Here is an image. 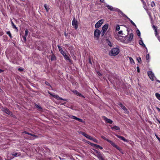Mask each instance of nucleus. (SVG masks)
<instances>
[{
	"instance_id": "obj_27",
	"label": "nucleus",
	"mask_w": 160,
	"mask_h": 160,
	"mask_svg": "<svg viewBox=\"0 0 160 160\" xmlns=\"http://www.w3.org/2000/svg\"><path fill=\"white\" fill-rule=\"evenodd\" d=\"M155 96L160 101V94L157 92L156 93Z\"/></svg>"
},
{
	"instance_id": "obj_16",
	"label": "nucleus",
	"mask_w": 160,
	"mask_h": 160,
	"mask_svg": "<svg viewBox=\"0 0 160 160\" xmlns=\"http://www.w3.org/2000/svg\"><path fill=\"white\" fill-rule=\"evenodd\" d=\"M71 118L72 119H75L76 120L78 121H79L80 122H82L83 121L82 119H80L79 118H78L74 116H72Z\"/></svg>"
},
{
	"instance_id": "obj_9",
	"label": "nucleus",
	"mask_w": 160,
	"mask_h": 160,
	"mask_svg": "<svg viewBox=\"0 0 160 160\" xmlns=\"http://www.w3.org/2000/svg\"><path fill=\"white\" fill-rule=\"evenodd\" d=\"M148 74L150 79L152 81H153L154 78H155L154 73L152 71H150L148 72Z\"/></svg>"
},
{
	"instance_id": "obj_40",
	"label": "nucleus",
	"mask_w": 160,
	"mask_h": 160,
	"mask_svg": "<svg viewBox=\"0 0 160 160\" xmlns=\"http://www.w3.org/2000/svg\"><path fill=\"white\" fill-rule=\"evenodd\" d=\"M58 49H59V51L60 52H61V51H63L62 49V48H61L58 45Z\"/></svg>"
},
{
	"instance_id": "obj_57",
	"label": "nucleus",
	"mask_w": 160,
	"mask_h": 160,
	"mask_svg": "<svg viewBox=\"0 0 160 160\" xmlns=\"http://www.w3.org/2000/svg\"><path fill=\"white\" fill-rule=\"evenodd\" d=\"M98 148H99L101 149H103V148L100 146H99Z\"/></svg>"
},
{
	"instance_id": "obj_21",
	"label": "nucleus",
	"mask_w": 160,
	"mask_h": 160,
	"mask_svg": "<svg viewBox=\"0 0 160 160\" xmlns=\"http://www.w3.org/2000/svg\"><path fill=\"white\" fill-rule=\"evenodd\" d=\"M123 16H124L125 17H126L129 21H130V22H131V23L134 26H135V27H136V25H135V23L132 21L130 19V18H128L126 15H125L124 14V15H123Z\"/></svg>"
},
{
	"instance_id": "obj_31",
	"label": "nucleus",
	"mask_w": 160,
	"mask_h": 160,
	"mask_svg": "<svg viewBox=\"0 0 160 160\" xmlns=\"http://www.w3.org/2000/svg\"><path fill=\"white\" fill-rule=\"evenodd\" d=\"M119 106L123 110L126 108L121 103L120 104Z\"/></svg>"
},
{
	"instance_id": "obj_15",
	"label": "nucleus",
	"mask_w": 160,
	"mask_h": 160,
	"mask_svg": "<svg viewBox=\"0 0 160 160\" xmlns=\"http://www.w3.org/2000/svg\"><path fill=\"white\" fill-rule=\"evenodd\" d=\"M111 128L112 130L114 131H119L120 130V128L116 126H114L113 127H111Z\"/></svg>"
},
{
	"instance_id": "obj_25",
	"label": "nucleus",
	"mask_w": 160,
	"mask_h": 160,
	"mask_svg": "<svg viewBox=\"0 0 160 160\" xmlns=\"http://www.w3.org/2000/svg\"><path fill=\"white\" fill-rule=\"evenodd\" d=\"M35 107L37 108L38 109L40 110L41 111L42 110V108L40 106H39L38 104H35Z\"/></svg>"
},
{
	"instance_id": "obj_58",
	"label": "nucleus",
	"mask_w": 160,
	"mask_h": 160,
	"mask_svg": "<svg viewBox=\"0 0 160 160\" xmlns=\"http://www.w3.org/2000/svg\"><path fill=\"white\" fill-rule=\"evenodd\" d=\"M120 152L122 153V154H123L124 153H123V151H122V149L120 151Z\"/></svg>"
},
{
	"instance_id": "obj_41",
	"label": "nucleus",
	"mask_w": 160,
	"mask_h": 160,
	"mask_svg": "<svg viewBox=\"0 0 160 160\" xmlns=\"http://www.w3.org/2000/svg\"><path fill=\"white\" fill-rule=\"evenodd\" d=\"M117 149H118L119 151L121 150L120 148L118 147L117 145H116L115 147Z\"/></svg>"
},
{
	"instance_id": "obj_62",
	"label": "nucleus",
	"mask_w": 160,
	"mask_h": 160,
	"mask_svg": "<svg viewBox=\"0 0 160 160\" xmlns=\"http://www.w3.org/2000/svg\"><path fill=\"white\" fill-rule=\"evenodd\" d=\"M104 0H100V1L102 2H103Z\"/></svg>"
},
{
	"instance_id": "obj_38",
	"label": "nucleus",
	"mask_w": 160,
	"mask_h": 160,
	"mask_svg": "<svg viewBox=\"0 0 160 160\" xmlns=\"http://www.w3.org/2000/svg\"><path fill=\"white\" fill-rule=\"evenodd\" d=\"M7 33L9 35V36L11 38H12L11 34L10 31L7 32Z\"/></svg>"
},
{
	"instance_id": "obj_11",
	"label": "nucleus",
	"mask_w": 160,
	"mask_h": 160,
	"mask_svg": "<svg viewBox=\"0 0 160 160\" xmlns=\"http://www.w3.org/2000/svg\"><path fill=\"white\" fill-rule=\"evenodd\" d=\"M28 31L27 29L25 31V35L22 36V38H23V40L26 41V37L28 35Z\"/></svg>"
},
{
	"instance_id": "obj_13",
	"label": "nucleus",
	"mask_w": 160,
	"mask_h": 160,
	"mask_svg": "<svg viewBox=\"0 0 160 160\" xmlns=\"http://www.w3.org/2000/svg\"><path fill=\"white\" fill-rule=\"evenodd\" d=\"M63 56L64 57L65 59L66 60L70 62H71V60L70 59L69 56L67 55L66 53L63 55Z\"/></svg>"
},
{
	"instance_id": "obj_51",
	"label": "nucleus",
	"mask_w": 160,
	"mask_h": 160,
	"mask_svg": "<svg viewBox=\"0 0 160 160\" xmlns=\"http://www.w3.org/2000/svg\"><path fill=\"white\" fill-rule=\"evenodd\" d=\"M97 73L99 76H101V74L99 72H98Z\"/></svg>"
},
{
	"instance_id": "obj_64",
	"label": "nucleus",
	"mask_w": 160,
	"mask_h": 160,
	"mask_svg": "<svg viewBox=\"0 0 160 160\" xmlns=\"http://www.w3.org/2000/svg\"><path fill=\"white\" fill-rule=\"evenodd\" d=\"M10 155V154H8L7 155V157H9Z\"/></svg>"
},
{
	"instance_id": "obj_10",
	"label": "nucleus",
	"mask_w": 160,
	"mask_h": 160,
	"mask_svg": "<svg viewBox=\"0 0 160 160\" xmlns=\"http://www.w3.org/2000/svg\"><path fill=\"white\" fill-rule=\"evenodd\" d=\"M103 118L104 120L107 123L112 124L113 122L112 121V120L107 118L105 117H103Z\"/></svg>"
},
{
	"instance_id": "obj_20",
	"label": "nucleus",
	"mask_w": 160,
	"mask_h": 160,
	"mask_svg": "<svg viewBox=\"0 0 160 160\" xmlns=\"http://www.w3.org/2000/svg\"><path fill=\"white\" fill-rule=\"evenodd\" d=\"M28 134L29 135L33 137V138H31V139H32L36 138H37L38 137V136L35 135L33 133H28Z\"/></svg>"
},
{
	"instance_id": "obj_18",
	"label": "nucleus",
	"mask_w": 160,
	"mask_h": 160,
	"mask_svg": "<svg viewBox=\"0 0 160 160\" xmlns=\"http://www.w3.org/2000/svg\"><path fill=\"white\" fill-rule=\"evenodd\" d=\"M97 156L100 160H103V159L102 157V155L100 153V152L98 153L96 155Z\"/></svg>"
},
{
	"instance_id": "obj_26",
	"label": "nucleus",
	"mask_w": 160,
	"mask_h": 160,
	"mask_svg": "<svg viewBox=\"0 0 160 160\" xmlns=\"http://www.w3.org/2000/svg\"><path fill=\"white\" fill-rule=\"evenodd\" d=\"M129 58L130 63L132 64H134L135 62L133 59L131 57H129Z\"/></svg>"
},
{
	"instance_id": "obj_45",
	"label": "nucleus",
	"mask_w": 160,
	"mask_h": 160,
	"mask_svg": "<svg viewBox=\"0 0 160 160\" xmlns=\"http://www.w3.org/2000/svg\"><path fill=\"white\" fill-rule=\"evenodd\" d=\"M124 110L126 113H129L128 111L126 108H125V109H124Z\"/></svg>"
},
{
	"instance_id": "obj_43",
	"label": "nucleus",
	"mask_w": 160,
	"mask_h": 160,
	"mask_svg": "<svg viewBox=\"0 0 160 160\" xmlns=\"http://www.w3.org/2000/svg\"><path fill=\"white\" fill-rule=\"evenodd\" d=\"M118 34L119 35H122L123 34L122 31L121 30L118 32Z\"/></svg>"
},
{
	"instance_id": "obj_5",
	"label": "nucleus",
	"mask_w": 160,
	"mask_h": 160,
	"mask_svg": "<svg viewBox=\"0 0 160 160\" xmlns=\"http://www.w3.org/2000/svg\"><path fill=\"white\" fill-rule=\"evenodd\" d=\"M108 27V24H105L103 26L102 28V35H103L105 34V32L107 30Z\"/></svg>"
},
{
	"instance_id": "obj_46",
	"label": "nucleus",
	"mask_w": 160,
	"mask_h": 160,
	"mask_svg": "<svg viewBox=\"0 0 160 160\" xmlns=\"http://www.w3.org/2000/svg\"><path fill=\"white\" fill-rule=\"evenodd\" d=\"M151 6L152 7H153V6H155V3H154V2H151Z\"/></svg>"
},
{
	"instance_id": "obj_60",
	"label": "nucleus",
	"mask_w": 160,
	"mask_h": 160,
	"mask_svg": "<svg viewBox=\"0 0 160 160\" xmlns=\"http://www.w3.org/2000/svg\"><path fill=\"white\" fill-rule=\"evenodd\" d=\"M24 132L25 133L27 134H28V132L26 131H25V132Z\"/></svg>"
},
{
	"instance_id": "obj_8",
	"label": "nucleus",
	"mask_w": 160,
	"mask_h": 160,
	"mask_svg": "<svg viewBox=\"0 0 160 160\" xmlns=\"http://www.w3.org/2000/svg\"><path fill=\"white\" fill-rule=\"evenodd\" d=\"M152 28H153L155 32V36L158 38V39L160 42V35H159L158 34L157 29V28L154 25H153L152 26Z\"/></svg>"
},
{
	"instance_id": "obj_14",
	"label": "nucleus",
	"mask_w": 160,
	"mask_h": 160,
	"mask_svg": "<svg viewBox=\"0 0 160 160\" xmlns=\"http://www.w3.org/2000/svg\"><path fill=\"white\" fill-rule=\"evenodd\" d=\"M82 134L89 139L90 140V139H92V137L91 136L85 133L82 132Z\"/></svg>"
},
{
	"instance_id": "obj_7",
	"label": "nucleus",
	"mask_w": 160,
	"mask_h": 160,
	"mask_svg": "<svg viewBox=\"0 0 160 160\" xmlns=\"http://www.w3.org/2000/svg\"><path fill=\"white\" fill-rule=\"evenodd\" d=\"M72 25L73 27L77 29L78 28V23L77 20H75V18H74L72 22Z\"/></svg>"
},
{
	"instance_id": "obj_33",
	"label": "nucleus",
	"mask_w": 160,
	"mask_h": 160,
	"mask_svg": "<svg viewBox=\"0 0 160 160\" xmlns=\"http://www.w3.org/2000/svg\"><path fill=\"white\" fill-rule=\"evenodd\" d=\"M85 142L87 143H88V144L90 145H91L92 146H93V145H94V143H91V142H90L89 141H85Z\"/></svg>"
},
{
	"instance_id": "obj_61",
	"label": "nucleus",
	"mask_w": 160,
	"mask_h": 160,
	"mask_svg": "<svg viewBox=\"0 0 160 160\" xmlns=\"http://www.w3.org/2000/svg\"><path fill=\"white\" fill-rule=\"evenodd\" d=\"M157 121L158 122L160 123V121L159 120H158V119H157Z\"/></svg>"
},
{
	"instance_id": "obj_3",
	"label": "nucleus",
	"mask_w": 160,
	"mask_h": 160,
	"mask_svg": "<svg viewBox=\"0 0 160 160\" xmlns=\"http://www.w3.org/2000/svg\"><path fill=\"white\" fill-rule=\"evenodd\" d=\"M106 7L108 8V9H109L111 11H115L118 12L119 14H121L122 15H124V14L119 9L117 8H114L112 6L109 5H107Z\"/></svg>"
},
{
	"instance_id": "obj_6",
	"label": "nucleus",
	"mask_w": 160,
	"mask_h": 160,
	"mask_svg": "<svg viewBox=\"0 0 160 160\" xmlns=\"http://www.w3.org/2000/svg\"><path fill=\"white\" fill-rule=\"evenodd\" d=\"M101 31L98 29H96L94 32V36L95 38H98L101 34Z\"/></svg>"
},
{
	"instance_id": "obj_42",
	"label": "nucleus",
	"mask_w": 160,
	"mask_h": 160,
	"mask_svg": "<svg viewBox=\"0 0 160 160\" xmlns=\"http://www.w3.org/2000/svg\"><path fill=\"white\" fill-rule=\"evenodd\" d=\"M101 138H102V139H104V140H105L107 141H108V140H109V139H108L107 138H105V137H104V136H102L101 137Z\"/></svg>"
},
{
	"instance_id": "obj_37",
	"label": "nucleus",
	"mask_w": 160,
	"mask_h": 160,
	"mask_svg": "<svg viewBox=\"0 0 160 160\" xmlns=\"http://www.w3.org/2000/svg\"><path fill=\"white\" fill-rule=\"evenodd\" d=\"M137 59L138 61V63H140L142 61L140 57L137 58Z\"/></svg>"
},
{
	"instance_id": "obj_2",
	"label": "nucleus",
	"mask_w": 160,
	"mask_h": 160,
	"mask_svg": "<svg viewBox=\"0 0 160 160\" xmlns=\"http://www.w3.org/2000/svg\"><path fill=\"white\" fill-rule=\"evenodd\" d=\"M120 50L119 48H112L111 50L109 53V55L111 56H115L118 55L119 52Z\"/></svg>"
},
{
	"instance_id": "obj_54",
	"label": "nucleus",
	"mask_w": 160,
	"mask_h": 160,
	"mask_svg": "<svg viewBox=\"0 0 160 160\" xmlns=\"http://www.w3.org/2000/svg\"><path fill=\"white\" fill-rule=\"evenodd\" d=\"M64 35L66 37H67L68 36V33H66V32H65Z\"/></svg>"
},
{
	"instance_id": "obj_47",
	"label": "nucleus",
	"mask_w": 160,
	"mask_h": 160,
	"mask_svg": "<svg viewBox=\"0 0 160 160\" xmlns=\"http://www.w3.org/2000/svg\"><path fill=\"white\" fill-rule=\"evenodd\" d=\"M146 59L147 60H148L149 59V55L148 54L146 56Z\"/></svg>"
},
{
	"instance_id": "obj_34",
	"label": "nucleus",
	"mask_w": 160,
	"mask_h": 160,
	"mask_svg": "<svg viewBox=\"0 0 160 160\" xmlns=\"http://www.w3.org/2000/svg\"><path fill=\"white\" fill-rule=\"evenodd\" d=\"M56 58L54 55H52L51 56V59L52 61L54 60Z\"/></svg>"
},
{
	"instance_id": "obj_32",
	"label": "nucleus",
	"mask_w": 160,
	"mask_h": 160,
	"mask_svg": "<svg viewBox=\"0 0 160 160\" xmlns=\"http://www.w3.org/2000/svg\"><path fill=\"white\" fill-rule=\"evenodd\" d=\"M11 24H12V25L13 28L16 29H17V27L15 25V24H14L13 22H12H12H11Z\"/></svg>"
},
{
	"instance_id": "obj_1",
	"label": "nucleus",
	"mask_w": 160,
	"mask_h": 160,
	"mask_svg": "<svg viewBox=\"0 0 160 160\" xmlns=\"http://www.w3.org/2000/svg\"><path fill=\"white\" fill-rule=\"evenodd\" d=\"M133 37V34L132 33H128V35L125 38L124 42L125 43H127L131 42L132 40Z\"/></svg>"
},
{
	"instance_id": "obj_24",
	"label": "nucleus",
	"mask_w": 160,
	"mask_h": 160,
	"mask_svg": "<svg viewBox=\"0 0 160 160\" xmlns=\"http://www.w3.org/2000/svg\"><path fill=\"white\" fill-rule=\"evenodd\" d=\"M53 97H54V98L57 99L58 100H61V99H62V98L61 97H60L58 95H56V96H53Z\"/></svg>"
},
{
	"instance_id": "obj_28",
	"label": "nucleus",
	"mask_w": 160,
	"mask_h": 160,
	"mask_svg": "<svg viewBox=\"0 0 160 160\" xmlns=\"http://www.w3.org/2000/svg\"><path fill=\"white\" fill-rule=\"evenodd\" d=\"M44 7L45 8L46 11L48 12L49 9V8L48 6L46 4H45L44 5Z\"/></svg>"
},
{
	"instance_id": "obj_56",
	"label": "nucleus",
	"mask_w": 160,
	"mask_h": 160,
	"mask_svg": "<svg viewBox=\"0 0 160 160\" xmlns=\"http://www.w3.org/2000/svg\"><path fill=\"white\" fill-rule=\"evenodd\" d=\"M156 136L157 138L159 141H160V138L156 135Z\"/></svg>"
},
{
	"instance_id": "obj_36",
	"label": "nucleus",
	"mask_w": 160,
	"mask_h": 160,
	"mask_svg": "<svg viewBox=\"0 0 160 160\" xmlns=\"http://www.w3.org/2000/svg\"><path fill=\"white\" fill-rule=\"evenodd\" d=\"M136 32H137V33L138 35V36H140L141 34H140V31H139V30L138 29L137 30Z\"/></svg>"
},
{
	"instance_id": "obj_17",
	"label": "nucleus",
	"mask_w": 160,
	"mask_h": 160,
	"mask_svg": "<svg viewBox=\"0 0 160 160\" xmlns=\"http://www.w3.org/2000/svg\"><path fill=\"white\" fill-rule=\"evenodd\" d=\"M3 111L8 115H10L11 114V112L7 108H4L3 109Z\"/></svg>"
},
{
	"instance_id": "obj_44",
	"label": "nucleus",
	"mask_w": 160,
	"mask_h": 160,
	"mask_svg": "<svg viewBox=\"0 0 160 160\" xmlns=\"http://www.w3.org/2000/svg\"><path fill=\"white\" fill-rule=\"evenodd\" d=\"M99 145L94 144V145H93V147H95L96 148H97L99 147Z\"/></svg>"
},
{
	"instance_id": "obj_30",
	"label": "nucleus",
	"mask_w": 160,
	"mask_h": 160,
	"mask_svg": "<svg viewBox=\"0 0 160 160\" xmlns=\"http://www.w3.org/2000/svg\"><path fill=\"white\" fill-rule=\"evenodd\" d=\"M107 43L108 45L110 47L112 46V44L109 40H107Z\"/></svg>"
},
{
	"instance_id": "obj_39",
	"label": "nucleus",
	"mask_w": 160,
	"mask_h": 160,
	"mask_svg": "<svg viewBox=\"0 0 160 160\" xmlns=\"http://www.w3.org/2000/svg\"><path fill=\"white\" fill-rule=\"evenodd\" d=\"M90 140H92V141H93V142H98V141L96 139L93 138L92 137V139H90Z\"/></svg>"
},
{
	"instance_id": "obj_63",
	"label": "nucleus",
	"mask_w": 160,
	"mask_h": 160,
	"mask_svg": "<svg viewBox=\"0 0 160 160\" xmlns=\"http://www.w3.org/2000/svg\"><path fill=\"white\" fill-rule=\"evenodd\" d=\"M3 72V70H2L1 69H0V72Z\"/></svg>"
},
{
	"instance_id": "obj_48",
	"label": "nucleus",
	"mask_w": 160,
	"mask_h": 160,
	"mask_svg": "<svg viewBox=\"0 0 160 160\" xmlns=\"http://www.w3.org/2000/svg\"><path fill=\"white\" fill-rule=\"evenodd\" d=\"M60 52L62 54V55L63 56V55H64L66 53L65 52H64L63 51H61Z\"/></svg>"
},
{
	"instance_id": "obj_12",
	"label": "nucleus",
	"mask_w": 160,
	"mask_h": 160,
	"mask_svg": "<svg viewBox=\"0 0 160 160\" xmlns=\"http://www.w3.org/2000/svg\"><path fill=\"white\" fill-rule=\"evenodd\" d=\"M116 136L118 138L121 139V140H123L124 142H128V140H127V139H126L124 137H122V136H119V135H117V134L116 135Z\"/></svg>"
},
{
	"instance_id": "obj_50",
	"label": "nucleus",
	"mask_w": 160,
	"mask_h": 160,
	"mask_svg": "<svg viewBox=\"0 0 160 160\" xmlns=\"http://www.w3.org/2000/svg\"><path fill=\"white\" fill-rule=\"evenodd\" d=\"M137 71L138 72H140V69L138 67H137Z\"/></svg>"
},
{
	"instance_id": "obj_35",
	"label": "nucleus",
	"mask_w": 160,
	"mask_h": 160,
	"mask_svg": "<svg viewBox=\"0 0 160 160\" xmlns=\"http://www.w3.org/2000/svg\"><path fill=\"white\" fill-rule=\"evenodd\" d=\"M120 29V27L119 25H117L116 26V30L119 31Z\"/></svg>"
},
{
	"instance_id": "obj_52",
	"label": "nucleus",
	"mask_w": 160,
	"mask_h": 160,
	"mask_svg": "<svg viewBox=\"0 0 160 160\" xmlns=\"http://www.w3.org/2000/svg\"><path fill=\"white\" fill-rule=\"evenodd\" d=\"M18 70L19 71H22L23 70V69L22 68H19Z\"/></svg>"
},
{
	"instance_id": "obj_49",
	"label": "nucleus",
	"mask_w": 160,
	"mask_h": 160,
	"mask_svg": "<svg viewBox=\"0 0 160 160\" xmlns=\"http://www.w3.org/2000/svg\"><path fill=\"white\" fill-rule=\"evenodd\" d=\"M93 150L97 154H98V153H99V152L97 150H96L93 149Z\"/></svg>"
},
{
	"instance_id": "obj_59",
	"label": "nucleus",
	"mask_w": 160,
	"mask_h": 160,
	"mask_svg": "<svg viewBox=\"0 0 160 160\" xmlns=\"http://www.w3.org/2000/svg\"><path fill=\"white\" fill-rule=\"evenodd\" d=\"M61 100H62L64 101H67V99H63L62 98V99H61Z\"/></svg>"
},
{
	"instance_id": "obj_53",
	"label": "nucleus",
	"mask_w": 160,
	"mask_h": 160,
	"mask_svg": "<svg viewBox=\"0 0 160 160\" xmlns=\"http://www.w3.org/2000/svg\"><path fill=\"white\" fill-rule=\"evenodd\" d=\"M156 109L159 112H160V109L159 108L157 107Z\"/></svg>"
},
{
	"instance_id": "obj_4",
	"label": "nucleus",
	"mask_w": 160,
	"mask_h": 160,
	"mask_svg": "<svg viewBox=\"0 0 160 160\" xmlns=\"http://www.w3.org/2000/svg\"><path fill=\"white\" fill-rule=\"evenodd\" d=\"M104 20L103 19H101L99 20L98 22H97L95 25V27L96 28H99L102 24Z\"/></svg>"
},
{
	"instance_id": "obj_19",
	"label": "nucleus",
	"mask_w": 160,
	"mask_h": 160,
	"mask_svg": "<svg viewBox=\"0 0 160 160\" xmlns=\"http://www.w3.org/2000/svg\"><path fill=\"white\" fill-rule=\"evenodd\" d=\"M73 92L75 94H76L78 96L84 98V97L82 95L81 93H80L79 92L76 90L73 91Z\"/></svg>"
},
{
	"instance_id": "obj_29",
	"label": "nucleus",
	"mask_w": 160,
	"mask_h": 160,
	"mask_svg": "<svg viewBox=\"0 0 160 160\" xmlns=\"http://www.w3.org/2000/svg\"><path fill=\"white\" fill-rule=\"evenodd\" d=\"M139 44L140 45H142L143 47H145V45L143 43V42L142 40H140L139 41Z\"/></svg>"
},
{
	"instance_id": "obj_55",
	"label": "nucleus",
	"mask_w": 160,
	"mask_h": 160,
	"mask_svg": "<svg viewBox=\"0 0 160 160\" xmlns=\"http://www.w3.org/2000/svg\"><path fill=\"white\" fill-rule=\"evenodd\" d=\"M49 93L50 95H51L53 97V96H56V95H53V94H51V93L49 92Z\"/></svg>"
},
{
	"instance_id": "obj_23",
	"label": "nucleus",
	"mask_w": 160,
	"mask_h": 160,
	"mask_svg": "<svg viewBox=\"0 0 160 160\" xmlns=\"http://www.w3.org/2000/svg\"><path fill=\"white\" fill-rule=\"evenodd\" d=\"M108 142L110 143L114 147L116 145L114 142L109 140H108Z\"/></svg>"
},
{
	"instance_id": "obj_22",
	"label": "nucleus",
	"mask_w": 160,
	"mask_h": 160,
	"mask_svg": "<svg viewBox=\"0 0 160 160\" xmlns=\"http://www.w3.org/2000/svg\"><path fill=\"white\" fill-rule=\"evenodd\" d=\"M11 155L12 156H14L15 157H17L20 155V154L19 153H18L17 152H12L11 153Z\"/></svg>"
}]
</instances>
